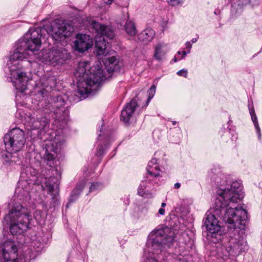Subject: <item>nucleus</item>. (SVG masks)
I'll use <instances>...</instances> for the list:
<instances>
[{"label":"nucleus","mask_w":262,"mask_h":262,"mask_svg":"<svg viewBox=\"0 0 262 262\" xmlns=\"http://www.w3.org/2000/svg\"><path fill=\"white\" fill-rule=\"evenodd\" d=\"M55 197H56V196H55V195H54L52 197L53 199H55Z\"/></svg>","instance_id":"obj_46"},{"label":"nucleus","mask_w":262,"mask_h":262,"mask_svg":"<svg viewBox=\"0 0 262 262\" xmlns=\"http://www.w3.org/2000/svg\"><path fill=\"white\" fill-rule=\"evenodd\" d=\"M165 206H166V203H162L161 204V207H162V208H163Z\"/></svg>","instance_id":"obj_41"},{"label":"nucleus","mask_w":262,"mask_h":262,"mask_svg":"<svg viewBox=\"0 0 262 262\" xmlns=\"http://www.w3.org/2000/svg\"><path fill=\"white\" fill-rule=\"evenodd\" d=\"M137 102L135 99H132L122 110L121 120L124 123H127L134 113L137 106Z\"/></svg>","instance_id":"obj_16"},{"label":"nucleus","mask_w":262,"mask_h":262,"mask_svg":"<svg viewBox=\"0 0 262 262\" xmlns=\"http://www.w3.org/2000/svg\"><path fill=\"white\" fill-rule=\"evenodd\" d=\"M92 27L95 30L98 37L96 39L95 46L96 54L98 56H106L108 53L110 44L105 39V37L112 39L114 33L111 28L96 21L93 20L91 24Z\"/></svg>","instance_id":"obj_8"},{"label":"nucleus","mask_w":262,"mask_h":262,"mask_svg":"<svg viewBox=\"0 0 262 262\" xmlns=\"http://www.w3.org/2000/svg\"><path fill=\"white\" fill-rule=\"evenodd\" d=\"M255 128L256 129V134H257V136H258V139L259 140H260L261 138V133H260V127H259L258 124H256V127H255Z\"/></svg>","instance_id":"obj_34"},{"label":"nucleus","mask_w":262,"mask_h":262,"mask_svg":"<svg viewBox=\"0 0 262 262\" xmlns=\"http://www.w3.org/2000/svg\"><path fill=\"white\" fill-rule=\"evenodd\" d=\"M172 124H173V125L176 124V122H175V121H173V122H172Z\"/></svg>","instance_id":"obj_45"},{"label":"nucleus","mask_w":262,"mask_h":262,"mask_svg":"<svg viewBox=\"0 0 262 262\" xmlns=\"http://www.w3.org/2000/svg\"><path fill=\"white\" fill-rule=\"evenodd\" d=\"M158 213L159 214L163 215L165 213V210L163 208H161L159 209Z\"/></svg>","instance_id":"obj_37"},{"label":"nucleus","mask_w":262,"mask_h":262,"mask_svg":"<svg viewBox=\"0 0 262 262\" xmlns=\"http://www.w3.org/2000/svg\"><path fill=\"white\" fill-rule=\"evenodd\" d=\"M114 0H103L104 4L106 5H111Z\"/></svg>","instance_id":"obj_36"},{"label":"nucleus","mask_w":262,"mask_h":262,"mask_svg":"<svg viewBox=\"0 0 262 262\" xmlns=\"http://www.w3.org/2000/svg\"><path fill=\"white\" fill-rule=\"evenodd\" d=\"M27 183V182L26 181H21L19 182L18 183V186L17 187V188L15 190V193H17L19 196H25L26 198V199L29 197V189L27 188H26L25 189H23L22 187L24 185L25 186L26 184Z\"/></svg>","instance_id":"obj_25"},{"label":"nucleus","mask_w":262,"mask_h":262,"mask_svg":"<svg viewBox=\"0 0 262 262\" xmlns=\"http://www.w3.org/2000/svg\"><path fill=\"white\" fill-rule=\"evenodd\" d=\"M102 187V185L100 183L96 182L93 183L90 187V192L95 191Z\"/></svg>","instance_id":"obj_29"},{"label":"nucleus","mask_w":262,"mask_h":262,"mask_svg":"<svg viewBox=\"0 0 262 262\" xmlns=\"http://www.w3.org/2000/svg\"><path fill=\"white\" fill-rule=\"evenodd\" d=\"M19 41L17 43L16 49L11 52L9 55V60L7 62L11 76L13 80V82L17 92L23 93L27 88V82L29 81L26 74L20 70L15 68V65L18 64L19 61L26 59L29 56V51L25 46H21Z\"/></svg>","instance_id":"obj_5"},{"label":"nucleus","mask_w":262,"mask_h":262,"mask_svg":"<svg viewBox=\"0 0 262 262\" xmlns=\"http://www.w3.org/2000/svg\"><path fill=\"white\" fill-rule=\"evenodd\" d=\"M178 54L179 55H180V54H182V52H181V51H178Z\"/></svg>","instance_id":"obj_44"},{"label":"nucleus","mask_w":262,"mask_h":262,"mask_svg":"<svg viewBox=\"0 0 262 262\" xmlns=\"http://www.w3.org/2000/svg\"><path fill=\"white\" fill-rule=\"evenodd\" d=\"M181 184L179 183H176L174 185V187L175 189H178L180 187Z\"/></svg>","instance_id":"obj_39"},{"label":"nucleus","mask_w":262,"mask_h":262,"mask_svg":"<svg viewBox=\"0 0 262 262\" xmlns=\"http://www.w3.org/2000/svg\"><path fill=\"white\" fill-rule=\"evenodd\" d=\"M64 141V138L63 136L56 135L52 141H49L46 144L43 159L47 165L51 167L55 166L56 155L60 150Z\"/></svg>","instance_id":"obj_11"},{"label":"nucleus","mask_w":262,"mask_h":262,"mask_svg":"<svg viewBox=\"0 0 262 262\" xmlns=\"http://www.w3.org/2000/svg\"><path fill=\"white\" fill-rule=\"evenodd\" d=\"M250 114L251 116V119L254 123V126L256 127V124H258L257 122V119L256 116V114L254 113V111L253 109L250 110Z\"/></svg>","instance_id":"obj_30"},{"label":"nucleus","mask_w":262,"mask_h":262,"mask_svg":"<svg viewBox=\"0 0 262 262\" xmlns=\"http://www.w3.org/2000/svg\"><path fill=\"white\" fill-rule=\"evenodd\" d=\"M98 138H101V136H100V135H99V137H98Z\"/></svg>","instance_id":"obj_47"},{"label":"nucleus","mask_w":262,"mask_h":262,"mask_svg":"<svg viewBox=\"0 0 262 262\" xmlns=\"http://www.w3.org/2000/svg\"><path fill=\"white\" fill-rule=\"evenodd\" d=\"M187 53H188V51L187 52L183 51L182 54V56L181 58H179V60H180L181 59L185 58V57L186 56V55Z\"/></svg>","instance_id":"obj_38"},{"label":"nucleus","mask_w":262,"mask_h":262,"mask_svg":"<svg viewBox=\"0 0 262 262\" xmlns=\"http://www.w3.org/2000/svg\"><path fill=\"white\" fill-rule=\"evenodd\" d=\"M197 40H198L197 38H194L191 39V41L192 43H195L197 41Z\"/></svg>","instance_id":"obj_40"},{"label":"nucleus","mask_w":262,"mask_h":262,"mask_svg":"<svg viewBox=\"0 0 262 262\" xmlns=\"http://www.w3.org/2000/svg\"><path fill=\"white\" fill-rule=\"evenodd\" d=\"M186 47L188 49V53L190 52V49L192 47V45L190 41H187L185 43Z\"/></svg>","instance_id":"obj_35"},{"label":"nucleus","mask_w":262,"mask_h":262,"mask_svg":"<svg viewBox=\"0 0 262 262\" xmlns=\"http://www.w3.org/2000/svg\"><path fill=\"white\" fill-rule=\"evenodd\" d=\"M147 178L144 180L142 181V183L140 184V186H139L138 190V193L141 195L142 196L144 194L143 190L146 188V185L145 184V182H148L149 183L152 184L151 182H149L148 181H146Z\"/></svg>","instance_id":"obj_28"},{"label":"nucleus","mask_w":262,"mask_h":262,"mask_svg":"<svg viewBox=\"0 0 262 262\" xmlns=\"http://www.w3.org/2000/svg\"><path fill=\"white\" fill-rule=\"evenodd\" d=\"M43 31L51 35L54 40L61 41L70 36L74 29L66 22L55 20L51 24L45 26L43 28H30L18 41L21 43V46H25L31 52L38 50L41 46V37Z\"/></svg>","instance_id":"obj_4"},{"label":"nucleus","mask_w":262,"mask_h":262,"mask_svg":"<svg viewBox=\"0 0 262 262\" xmlns=\"http://www.w3.org/2000/svg\"><path fill=\"white\" fill-rule=\"evenodd\" d=\"M31 219V215L28 209L22 205L15 206L4 217L13 235L20 234L26 231L29 228Z\"/></svg>","instance_id":"obj_6"},{"label":"nucleus","mask_w":262,"mask_h":262,"mask_svg":"<svg viewBox=\"0 0 262 262\" xmlns=\"http://www.w3.org/2000/svg\"><path fill=\"white\" fill-rule=\"evenodd\" d=\"M175 236L173 230L167 226L152 230L147 237L143 262H172L173 255L166 250L173 245Z\"/></svg>","instance_id":"obj_2"},{"label":"nucleus","mask_w":262,"mask_h":262,"mask_svg":"<svg viewBox=\"0 0 262 262\" xmlns=\"http://www.w3.org/2000/svg\"><path fill=\"white\" fill-rule=\"evenodd\" d=\"M124 29L126 34L131 37L135 36L137 34V29L135 23L128 20L124 25Z\"/></svg>","instance_id":"obj_23"},{"label":"nucleus","mask_w":262,"mask_h":262,"mask_svg":"<svg viewBox=\"0 0 262 262\" xmlns=\"http://www.w3.org/2000/svg\"><path fill=\"white\" fill-rule=\"evenodd\" d=\"M75 48L80 52H84L92 47L93 41L90 36L86 34H77L74 42Z\"/></svg>","instance_id":"obj_15"},{"label":"nucleus","mask_w":262,"mask_h":262,"mask_svg":"<svg viewBox=\"0 0 262 262\" xmlns=\"http://www.w3.org/2000/svg\"><path fill=\"white\" fill-rule=\"evenodd\" d=\"M17 251V248L13 243L10 241L4 243L0 246V257L2 256L3 259L0 262H22L18 258H14Z\"/></svg>","instance_id":"obj_12"},{"label":"nucleus","mask_w":262,"mask_h":262,"mask_svg":"<svg viewBox=\"0 0 262 262\" xmlns=\"http://www.w3.org/2000/svg\"><path fill=\"white\" fill-rule=\"evenodd\" d=\"M43 111L39 110L31 114L29 113L25 118L28 129L37 130L38 137L47 130L50 124V120L47 116L42 114Z\"/></svg>","instance_id":"obj_9"},{"label":"nucleus","mask_w":262,"mask_h":262,"mask_svg":"<svg viewBox=\"0 0 262 262\" xmlns=\"http://www.w3.org/2000/svg\"><path fill=\"white\" fill-rule=\"evenodd\" d=\"M104 148L102 145H99L98 150L96 154L97 156H101L104 154Z\"/></svg>","instance_id":"obj_32"},{"label":"nucleus","mask_w":262,"mask_h":262,"mask_svg":"<svg viewBox=\"0 0 262 262\" xmlns=\"http://www.w3.org/2000/svg\"><path fill=\"white\" fill-rule=\"evenodd\" d=\"M167 51V47L165 45L162 43H158L155 47L154 57L158 60H161Z\"/></svg>","instance_id":"obj_21"},{"label":"nucleus","mask_w":262,"mask_h":262,"mask_svg":"<svg viewBox=\"0 0 262 262\" xmlns=\"http://www.w3.org/2000/svg\"><path fill=\"white\" fill-rule=\"evenodd\" d=\"M69 58V54L63 48L54 49L49 53V56L44 57L42 60L46 59L51 64L55 66L62 64Z\"/></svg>","instance_id":"obj_13"},{"label":"nucleus","mask_w":262,"mask_h":262,"mask_svg":"<svg viewBox=\"0 0 262 262\" xmlns=\"http://www.w3.org/2000/svg\"><path fill=\"white\" fill-rule=\"evenodd\" d=\"M91 75L86 78H81L77 81L78 92L81 96L92 93L100 86L101 81L108 77L107 74L99 65L92 68Z\"/></svg>","instance_id":"obj_7"},{"label":"nucleus","mask_w":262,"mask_h":262,"mask_svg":"<svg viewBox=\"0 0 262 262\" xmlns=\"http://www.w3.org/2000/svg\"><path fill=\"white\" fill-rule=\"evenodd\" d=\"M177 74L179 76H183L184 77H186L187 76V71L185 69H182L180 71H179L177 72Z\"/></svg>","instance_id":"obj_33"},{"label":"nucleus","mask_w":262,"mask_h":262,"mask_svg":"<svg viewBox=\"0 0 262 262\" xmlns=\"http://www.w3.org/2000/svg\"><path fill=\"white\" fill-rule=\"evenodd\" d=\"M154 35V31L150 28H147L138 35V39L143 42L150 41Z\"/></svg>","instance_id":"obj_20"},{"label":"nucleus","mask_w":262,"mask_h":262,"mask_svg":"<svg viewBox=\"0 0 262 262\" xmlns=\"http://www.w3.org/2000/svg\"><path fill=\"white\" fill-rule=\"evenodd\" d=\"M211 181L218 187L213 207L208 210L204 219V226L208 235L217 237L222 233L217 218L227 224L228 235L217 246L218 256L224 259L234 257L248 249L244 237V230L248 219L247 211L239 204L244 196L243 186L239 181L228 183L225 176L210 173Z\"/></svg>","instance_id":"obj_1"},{"label":"nucleus","mask_w":262,"mask_h":262,"mask_svg":"<svg viewBox=\"0 0 262 262\" xmlns=\"http://www.w3.org/2000/svg\"><path fill=\"white\" fill-rule=\"evenodd\" d=\"M106 71L108 74L114 72H119L122 64L114 56L107 59L104 63Z\"/></svg>","instance_id":"obj_19"},{"label":"nucleus","mask_w":262,"mask_h":262,"mask_svg":"<svg viewBox=\"0 0 262 262\" xmlns=\"http://www.w3.org/2000/svg\"><path fill=\"white\" fill-rule=\"evenodd\" d=\"M89 63L86 61L79 62L76 69V75L78 77H83L86 73V69L89 68Z\"/></svg>","instance_id":"obj_24"},{"label":"nucleus","mask_w":262,"mask_h":262,"mask_svg":"<svg viewBox=\"0 0 262 262\" xmlns=\"http://www.w3.org/2000/svg\"><path fill=\"white\" fill-rule=\"evenodd\" d=\"M18 152L6 151V153L3 156L5 159V163L8 166L20 165L21 164L23 156L20 155Z\"/></svg>","instance_id":"obj_17"},{"label":"nucleus","mask_w":262,"mask_h":262,"mask_svg":"<svg viewBox=\"0 0 262 262\" xmlns=\"http://www.w3.org/2000/svg\"><path fill=\"white\" fill-rule=\"evenodd\" d=\"M26 141L24 132L17 127L12 129L4 137L6 151H20L24 147Z\"/></svg>","instance_id":"obj_10"},{"label":"nucleus","mask_w":262,"mask_h":262,"mask_svg":"<svg viewBox=\"0 0 262 262\" xmlns=\"http://www.w3.org/2000/svg\"><path fill=\"white\" fill-rule=\"evenodd\" d=\"M41 179L40 183L42 189H47L48 193L52 194L55 189H56L58 186L57 179L54 177H50L49 178H44L43 179L41 178Z\"/></svg>","instance_id":"obj_18"},{"label":"nucleus","mask_w":262,"mask_h":262,"mask_svg":"<svg viewBox=\"0 0 262 262\" xmlns=\"http://www.w3.org/2000/svg\"><path fill=\"white\" fill-rule=\"evenodd\" d=\"M156 86L155 85H152L150 88L148 90V99L146 102V104L148 105L149 102L154 97L156 93Z\"/></svg>","instance_id":"obj_27"},{"label":"nucleus","mask_w":262,"mask_h":262,"mask_svg":"<svg viewBox=\"0 0 262 262\" xmlns=\"http://www.w3.org/2000/svg\"><path fill=\"white\" fill-rule=\"evenodd\" d=\"M158 160L154 158L148 163L146 167L148 175L146 181L151 182L152 184L158 183L161 177H162V172L160 170L158 164L152 167L151 164H156Z\"/></svg>","instance_id":"obj_14"},{"label":"nucleus","mask_w":262,"mask_h":262,"mask_svg":"<svg viewBox=\"0 0 262 262\" xmlns=\"http://www.w3.org/2000/svg\"><path fill=\"white\" fill-rule=\"evenodd\" d=\"M54 84L53 78H41L35 85L34 99L40 102V106L46 114L53 112L56 120L60 122V127H62L67 123L69 112L64 107L65 102L62 96L49 97V92Z\"/></svg>","instance_id":"obj_3"},{"label":"nucleus","mask_w":262,"mask_h":262,"mask_svg":"<svg viewBox=\"0 0 262 262\" xmlns=\"http://www.w3.org/2000/svg\"><path fill=\"white\" fill-rule=\"evenodd\" d=\"M86 183L85 180H82L81 182H79L76 185V187L73 190L71 195L69 199V202L70 203L73 202L74 200H75L81 192L82 189H83Z\"/></svg>","instance_id":"obj_22"},{"label":"nucleus","mask_w":262,"mask_h":262,"mask_svg":"<svg viewBox=\"0 0 262 262\" xmlns=\"http://www.w3.org/2000/svg\"><path fill=\"white\" fill-rule=\"evenodd\" d=\"M155 165H158V163L157 162H156V164H151V165H150L151 166L153 167Z\"/></svg>","instance_id":"obj_43"},{"label":"nucleus","mask_w":262,"mask_h":262,"mask_svg":"<svg viewBox=\"0 0 262 262\" xmlns=\"http://www.w3.org/2000/svg\"><path fill=\"white\" fill-rule=\"evenodd\" d=\"M184 0H167V2L170 5L172 6H177L181 3H183Z\"/></svg>","instance_id":"obj_31"},{"label":"nucleus","mask_w":262,"mask_h":262,"mask_svg":"<svg viewBox=\"0 0 262 262\" xmlns=\"http://www.w3.org/2000/svg\"><path fill=\"white\" fill-rule=\"evenodd\" d=\"M43 212L40 210H36L34 212V217L35 220L39 224H41V222L43 221Z\"/></svg>","instance_id":"obj_26"},{"label":"nucleus","mask_w":262,"mask_h":262,"mask_svg":"<svg viewBox=\"0 0 262 262\" xmlns=\"http://www.w3.org/2000/svg\"><path fill=\"white\" fill-rule=\"evenodd\" d=\"M173 60L174 62H177L178 61V59L176 57H175L174 58H173Z\"/></svg>","instance_id":"obj_42"}]
</instances>
